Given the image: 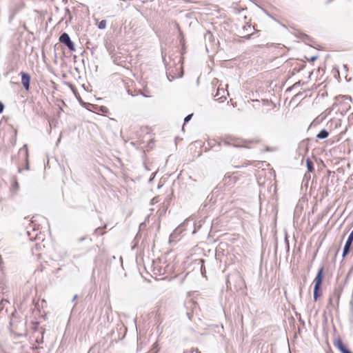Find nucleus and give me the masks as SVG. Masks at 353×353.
Masks as SVG:
<instances>
[{"label":"nucleus","mask_w":353,"mask_h":353,"mask_svg":"<svg viewBox=\"0 0 353 353\" xmlns=\"http://www.w3.org/2000/svg\"><path fill=\"white\" fill-rule=\"evenodd\" d=\"M236 288H237V290H242L245 288V282L240 276H238V281H236Z\"/></svg>","instance_id":"obj_13"},{"label":"nucleus","mask_w":353,"mask_h":353,"mask_svg":"<svg viewBox=\"0 0 353 353\" xmlns=\"http://www.w3.org/2000/svg\"><path fill=\"white\" fill-rule=\"evenodd\" d=\"M20 75L21 77V84L23 85L24 89L26 91L30 90V75L25 72H21Z\"/></svg>","instance_id":"obj_5"},{"label":"nucleus","mask_w":353,"mask_h":353,"mask_svg":"<svg viewBox=\"0 0 353 353\" xmlns=\"http://www.w3.org/2000/svg\"><path fill=\"white\" fill-rule=\"evenodd\" d=\"M353 242V230L350 233L343 250L342 257L345 258L350 252Z\"/></svg>","instance_id":"obj_4"},{"label":"nucleus","mask_w":353,"mask_h":353,"mask_svg":"<svg viewBox=\"0 0 353 353\" xmlns=\"http://www.w3.org/2000/svg\"><path fill=\"white\" fill-rule=\"evenodd\" d=\"M228 283H229V281H228V280H227V285H228Z\"/></svg>","instance_id":"obj_45"},{"label":"nucleus","mask_w":353,"mask_h":353,"mask_svg":"<svg viewBox=\"0 0 353 353\" xmlns=\"http://www.w3.org/2000/svg\"><path fill=\"white\" fill-rule=\"evenodd\" d=\"M343 68L344 69L345 72L347 73V71H348V67H347V64H343Z\"/></svg>","instance_id":"obj_28"},{"label":"nucleus","mask_w":353,"mask_h":353,"mask_svg":"<svg viewBox=\"0 0 353 353\" xmlns=\"http://www.w3.org/2000/svg\"><path fill=\"white\" fill-rule=\"evenodd\" d=\"M285 243L286 244L287 251L288 252L289 250H290V245H289V241H288V239L287 234H285Z\"/></svg>","instance_id":"obj_23"},{"label":"nucleus","mask_w":353,"mask_h":353,"mask_svg":"<svg viewBox=\"0 0 353 353\" xmlns=\"http://www.w3.org/2000/svg\"><path fill=\"white\" fill-rule=\"evenodd\" d=\"M101 110L103 112H108V108H107L106 107L101 106Z\"/></svg>","instance_id":"obj_29"},{"label":"nucleus","mask_w":353,"mask_h":353,"mask_svg":"<svg viewBox=\"0 0 353 353\" xmlns=\"http://www.w3.org/2000/svg\"><path fill=\"white\" fill-rule=\"evenodd\" d=\"M18 171H19V172H21V168L20 167H19V168H18Z\"/></svg>","instance_id":"obj_41"},{"label":"nucleus","mask_w":353,"mask_h":353,"mask_svg":"<svg viewBox=\"0 0 353 353\" xmlns=\"http://www.w3.org/2000/svg\"><path fill=\"white\" fill-rule=\"evenodd\" d=\"M61 43L64 44L70 52L76 50L74 42L71 40L69 34L66 32L62 33L59 39Z\"/></svg>","instance_id":"obj_3"},{"label":"nucleus","mask_w":353,"mask_h":353,"mask_svg":"<svg viewBox=\"0 0 353 353\" xmlns=\"http://www.w3.org/2000/svg\"><path fill=\"white\" fill-rule=\"evenodd\" d=\"M187 316H188V319H189L190 320H191V319H192V316H193V314H192V313H191V312H187Z\"/></svg>","instance_id":"obj_30"},{"label":"nucleus","mask_w":353,"mask_h":353,"mask_svg":"<svg viewBox=\"0 0 353 353\" xmlns=\"http://www.w3.org/2000/svg\"><path fill=\"white\" fill-rule=\"evenodd\" d=\"M334 345L341 353H353L343 343L341 339H337L334 341Z\"/></svg>","instance_id":"obj_8"},{"label":"nucleus","mask_w":353,"mask_h":353,"mask_svg":"<svg viewBox=\"0 0 353 353\" xmlns=\"http://www.w3.org/2000/svg\"><path fill=\"white\" fill-rule=\"evenodd\" d=\"M128 94H131L132 96H134V94H132V93H130V90H128Z\"/></svg>","instance_id":"obj_42"},{"label":"nucleus","mask_w":353,"mask_h":353,"mask_svg":"<svg viewBox=\"0 0 353 353\" xmlns=\"http://www.w3.org/2000/svg\"><path fill=\"white\" fill-rule=\"evenodd\" d=\"M333 0H327L326 1V3L327 4H329L330 3H331Z\"/></svg>","instance_id":"obj_37"},{"label":"nucleus","mask_w":353,"mask_h":353,"mask_svg":"<svg viewBox=\"0 0 353 353\" xmlns=\"http://www.w3.org/2000/svg\"><path fill=\"white\" fill-rule=\"evenodd\" d=\"M251 35L252 34H248V35L245 36V37L248 39L251 37Z\"/></svg>","instance_id":"obj_35"},{"label":"nucleus","mask_w":353,"mask_h":353,"mask_svg":"<svg viewBox=\"0 0 353 353\" xmlns=\"http://www.w3.org/2000/svg\"><path fill=\"white\" fill-rule=\"evenodd\" d=\"M107 26V21L105 20L101 21L98 24V28L99 30H104L105 29Z\"/></svg>","instance_id":"obj_16"},{"label":"nucleus","mask_w":353,"mask_h":353,"mask_svg":"<svg viewBox=\"0 0 353 353\" xmlns=\"http://www.w3.org/2000/svg\"><path fill=\"white\" fill-rule=\"evenodd\" d=\"M166 75L170 81H171L172 79H174V77H176V75H172L170 72H168L166 73Z\"/></svg>","instance_id":"obj_22"},{"label":"nucleus","mask_w":353,"mask_h":353,"mask_svg":"<svg viewBox=\"0 0 353 353\" xmlns=\"http://www.w3.org/2000/svg\"><path fill=\"white\" fill-rule=\"evenodd\" d=\"M225 93L228 94L227 90L219 88L216 90V93L214 96V99L219 101H223V100L226 99Z\"/></svg>","instance_id":"obj_7"},{"label":"nucleus","mask_w":353,"mask_h":353,"mask_svg":"<svg viewBox=\"0 0 353 353\" xmlns=\"http://www.w3.org/2000/svg\"><path fill=\"white\" fill-rule=\"evenodd\" d=\"M41 338H37V340H36V342L38 343V344H41L43 343V334H44V330L41 332Z\"/></svg>","instance_id":"obj_19"},{"label":"nucleus","mask_w":353,"mask_h":353,"mask_svg":"<svg viewBox=\"0 0 353 353\" xmlns=\"http://www.w3.org/2000/svg\"><path fill=\"white\" fill-rule=\"evenodd\" d=\"M188 221L185 220L183 223L179 225L170 234V238L175 239L179 234H180L184 230L185 225L188 223Z\"/></svg>","instance_id":"obj_9"},{"label":"nucleus","mask_w":353,"mask_h":353,"mask_svg":"<svg viewBox=\"0 0 353 353\" xmlns=\"http://www.w3.org/2000/svg\"><path fill=\"white\" fill-rule=\"evenodd\" d=\"M16 14H17V10H13L11 11V13H10L9 19H8V22L10 23L12 22V21L14 18Z\"/></svg>","instance_id":"obj_18"},{"label":"nucleus","mask_w":353,"mask_h":353,"mask_svg":"<svg viewBox=\"0 0 353 353\" xmlns=\"http://www.w3.org/2000/svg\"><path fill=\"white\" fill-rule=\"evenodd\" d=\"M20 155H23L25 159L26 165V169L29 170V164H28V150L27 145L25 144L19 151Z\"/></svg>","instance_id":"obj_10"},{"label":"nucleus","mask_w":353,"mask_h":353,"mask_svg":"<svg viewBox=\"0 0 353 353\" xmlns=\"http://www.w3.org/2000/svg\"><path fill=\"white\" fill-rule=\"evenodd\" d=\"M302 94L301 92H299L298 94H296V97H299V96H301Z\"/></svg>","instance_id":"obj_39"},{"label":"nucleus","mask_w":353,"mask_h":353,"mask_svg":"<svg viewBox=\"0 0 353 353\" xmlns=\"http://www.w3.org/2000/svg\"><path fill=\"white\" fill-rule=\"evenodd\" d=\"M77 299V294H75L72 300V302H74Z\"/></svg>","instance_id":"obj_34"},{"label":"nucleus","mask_w":353,"mask_h":353,"mask_svg":"<svg viewBox=\"0 0 353 353\" xmlns=\"http://www.w3.org/2000/svg\"><path fill=\"white\" fill-rule=\"evenodd\" d=\"M324 275V265H322L318 270L317 274L314 279V290L313 298L314 301H316L319 298L322 296L321 285L323 280Z\"/></svg>","instance_id":"obj_1"},{"label":"nucleus","mask_w":353,"mask_h":353,"mask_svg":"<svg viewBox=\"0 0 353 353\" xmlns=\"http://www.w3.org/2000/svg\"><path fill=\"white\" fill-rule=\"evenodd\" d=\"M62 1H63V2H64L65 3L68 2V0H62Z\"/></svg>","instance_id":"obj_43"},{"label":"nucleus","mask_w":353,"mask_h":353,"mask_svg":"<svg viewBox=\"0 0 353 353\" xmlns=\"http://www.w3.org/2000/svg\"><path fill=\"white\" fill-rule=\"evenodd\" d=\"M212 37V34L210 32H208L205 35V39H211Z\"/></svg>","instance_id":"obj_25"},{"label":"nucleus","mask_w":353,"mask_h":353,"mask_svg":"<svg viewBox=\"0 0 353 353\" xmlns=\"http://www.w3.org/2000/svg\"><path fill=\"white\" fill-rule=\"evenodd\" d=\"M196 353H201V352L198 349H195L194 350Z\"/></svg>","instance_id":"obj_36"},{"label":"nucleus","mask_w":353,"mask_h":353,"mask_svg":"<svg viewBox=\"0 0 353 353\" xmlns=\"http://www.w3.org/2000/svg\"><path fill=\"white\" fill-rule=\"evenodd\" d=\"M84 239H85V237L81 238V239H79V241H83Z\"/></svg>","instance_id":"obj_40"},{"label":"nucleus","mask_w":353,"mask_h":353,"mask_svg":"<svg viewBox=\"0 0 353 353\" xmlns=\"http://www.w3.org/2000/svg\"><path fill=\"white\" fill-rule=\"evenodd\" d=\"M317 58H318L317 56H312L310 58L309 61L311 62H314V61H316L317 59Z\"/></svg>","instance_id":"obj_27"},{"label":"nucleus","mask_w":353,"mask_h":353,"mask_svg":"<svg viewBox=\"0 0 353 353\" xmlns=\"http://www.w3.org/2000/svg\"><path fill=\"white\" fill-rule=\"evenodd\" d=\"M71 88H72V92H74V90L73 89V87H72V86H71Z\"/></svg>","instance_id":"obj_44"},{"label":"nucleus","mask_w":353,"mask_h":353,"mask_svg":"<svg viewBox=\"0 0 353 353\" xmlns=\"http://www.w3.org/2000/svg\"><path fill=\"white\" fill-rule=\"evenodd\" d=\"M219 145H232L234 147H238V145L235 143V139L231 137L221 139V141L219 143Z\"/></svg>","instance_id":"obj_6"},{"label":"nucleus","mask_w":353,"mask_h":353,"mask_svg":"<svg viewBox=\"0 0 353 353\" xmlns=\"http://www.w3.org/2000/svg\"><path fill=\"white\" fill-rule=\"evenodd\" d=\"M104 228H106V225H105L103 228H97L94 232L98 235H103L105 233V232L103 230Z\"/></svg>","instance_id":"obj_17"},{"label":"nucleus","mask_w":353,"mask_h":353,"mask_svg":"<svg viewBox=\"0 0 353 353\" xmlns=\"http://www.w3.org/2000/svg\"><path fill=\"white\" fill-rule=\"evenodd\" d=\"M294 88H295L294 87H293V85H292L291 87H289L287 90H286V92H290L291 90H292Z\"/></svg>","instance_id":"obj_32"},{"label":"nucleus","mask_w":353,"mask_h":353,"mask_svg":"<svg viewBox=\"0 0 353 353\" xmlns=\"http://www.w3.org/2000/svg\"><path fill=\"white\" fill-rule=\"evenodd\" d=\"M343 288L341 286L334 288L333 292L330 294L329 298L328 304L332 308L338 307L339 303V299L342 293Z\"/></svg>","instance_id":"obj_2"},{"label":"nucleus","mask_w":353,"mask_h":353,"mask_svg":"<svg viewBox=\"0 0 353 353\" xmlns=\"http://www.w3.org/2000/svg\"><path fill=\"white\" fill-rule=\"evenodd\" d=\"M142 95L144 97H150L149 95H147V94H142Z\"/></svg>","instance_id":"obj_38"},{"label":"nucleus","mask_w":353,"mask_h":353,"mask_svg":"<svg viewBox=\"0 0 353 353\" xmlns=\"http://www.w3.org/2000/svg\"><path fill=\"white\" fill-rule=\"evenodd\" d=\"M5 105L3 102L0 101V114L3 112Z\"/></svg>","instance_id":"obj_26"},{"label":"nucleus","mask_w":353,"mask_h":353,"mask_svg":"<svg viewBox=\"0 0 353 353\" xmlns=\"http://www.w3.org/2000/svg\"><path fill=\"white\" fill-rule=\"evenodd\" d=\"M194 263L196 264L200 265V269H201V274L203 276H205V266H204L205 260L203 259H199L195 260Z\"/></svg>","instance_id":"obj_11"},{"label":"nucleus","mask_w":353,"mask_h":353,"mask_svg":"<svg viewBox=\"0 0 353 353\" xmlns=\"http://www.w3.org/2000/svg\"><path fill=\"white\" fill-rule=\"evenodd\" d=\"M12 180H13V183H12V191L16 192L19 190V183L17 182L16 177H13Z\"/></svg>","instance_id":"obj_15"},{"label":"nucleus","mask_w":353,"mask_h":353,"mask_svg":"<svg viewBox=\"0 0 353 353\" xmlns=\"http://www.w3.org/2000/svg\"><path fill=\"white\" fill-rule=\"evenodd\" d=\"M192 116H193V114H190L188 115H187L185 118H184V124H185L186 123H188L189 121L191 120V119L192 118Z\"/></svg>","instance_id":"obj_21"},{"label":"nucleus","mask_w":353,"mask_h":353,"mask_svg":"<svg viewBox=\"0 0 353 353\" xmlns=\"http://www.w3.org/2000/svg\"><path fill=\"white\" fill-rule=\"evenodd\" d=\"M306 166L309 172H312L314 170V163L309 158L306 159Z\"/></svg>","instance_id":"obj_14"},{"label":"nucleus","mask_w":353,"mask_h":353,"mask_svg":"<svg viewBox=\"0 0 353 353\" xmlns=\"http://www.w3.org/2000/svg\"><path fill=\"white\" fill-rule=\"evenodd\" d=\"M329 136V132L325 129H322L316 135V138L319 139H326Z\"/></svg>","instance_id":"obj_12"},{"label":"nucleus","mask_w":353,"mask_h":353,"mask_svg":"<svg viewBox=\"0 0 353 353\" xmlns=\"http://www.w3.org/2000/svg\"><path fill=\"white\" fill-rule=\"evenodd\" d=\"M305 83V82L304 81H299L297 82H296L295 83L293 84V87H294L295 88L299 87V86H301V85H303Z\"/></svg>","instance_id":"obj_20"},{"label":"nucleus","mask_w":353,"mask_h":353,"mask_svg":"<svg viewBox=\"0 0 353 353\" xmlns=\"http://www.w3.org/2000/svg\"><path fill=\"white\" fill-rule=\"evenodd\" d=\"M157 202V198H154L151 200V204H154L155 203Z\"/></svg>","instance_id":"obj_31"},{"label":"nucleus","mask_w":353,"mask_h":353,"mask_svg":"<svg viewBox=\"0 0 353 353\" xmlns=\"http://www.w3.org/2000/svg\"><path fill=\"white\" fill-rule=\"evenodd\" d=\"M65 13L69 17V21H71L72 17L70 11V10L68 8H65Z\"/></svg>","instance_id":"obj_24"},{"label":"nucleus","mask_w":353,"mask_h":353,"mask_svg":"<svg viewBox=\"0 0 353 353\" xmlns=\"http://www.w3.org/2000/svg\"><path fill=\"white\" fill-rule=\"evenodd\" d=\"M175 26H176V28L179 30V31L180 32V33L181 34V31L179 25L177 23H175Z\"/></svg>","instance_id":"obj_33"}]
</instances>
